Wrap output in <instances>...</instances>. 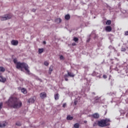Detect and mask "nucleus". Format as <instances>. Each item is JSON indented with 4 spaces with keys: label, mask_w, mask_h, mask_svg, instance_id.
I'll list each match as a JSON object with an SVG mask.
<instances>
[{
    "label": "nucleus",
    "mask_w": 128,
    "mask_h": 128,
    "mask_svg": "<svg viewBox=\"0 0 128 128\" xmlns=\"http://www.w3.org/2000/svg\"><path fill=\"white\" fill-rule=\"evenodd\" d=\"M72 46H76V44L74 42V43H72Z\"/></svg>",
    "instance_id": "obj_35"
},
{
    "label": "nucleus",
    "mask_w": 128,
    "mask_h": 128,
    "mask_svg": "<svg viewBox=\"0 0 128 128\" xmlns=\"http://www.w3.org/2000/svg\"><path fill=\"white\" fill-rule=\"evenodd\" d=\"M43 42H44V44H46V41H44Z\"/></svg>",
    "instance_id": "obj_40"
},
{
    "label": "nucleus",
    "mask_w": 128,
    "mask_h": 128,
    "mask_svg": "<svg viewBox=\"0 0 128 128\" xmlns=\"http://www.w3.org/2000/svg\"><path fill=\"white\" fill-rule=\"evenodd\" d=\"M2 102H0V110H2Z\"/></svg>",
    "instance_id": "obj_28"
},
{
    "label": "nucleus",
    "mask_w": 128,
    "mask_h": 128,
    "mask_svg": "<svg viewBox=\"0 0 128 128\" xmlns=\"http://www.w3.org/2000/svg\"><path fill=\"white\" fill-rule=\"evenodd\" d=\"M32 12H36V9H32Z\"/></svg>",
    "instance_id": "obj_39"
},
{
    "label": "nucleus",
    "mask_w": 128,
    "mask_h": 128,
    "mask_svg": "<svg viewBox=\"0 0 128 128\" xmlns=\"http://www.w3.org/2000/svg\"><path fill=\"white\" fill-rule=\"evenodd\" d=\"M34 102H36V97H32L30 98L28 101V104H32Z\"/></svg>",
    "instance_id": "obj_6"
},
{
    "label": "nucleus",
    "mask_w": 128,
    "mask_h": 128,
    "mask_svg": "<svg viewBox=\"0 0 128 128\" xmlns=\"http://www.w3.org/2000/svg\"><path fill=\"white\" fill-rule=\"evenodd\" d=\"M90 38H88L86 42H90Z\"/></svg>",
    "instance_id": "obj_34"
},
{
    "label": "nucleus",
    "mask_w": 128,
    "mask_h": 128,
    "mask_svg": "<svg viewBox=\"0 0 128 128\" xmlns=\"http://www.w3.org/2000/svg\"><path fill=\"white\" fill-rule=\"evenodd\" d=\"M68 74L70 78H74V76H76V74H74V73L69 72L68 71Z\"/></svg>",
    "instance_id": "obj_11"
},
{
    "label": "nucleus",
    "mask_w": 128,
    "mask_h": 128,
    "mask_svg": "<svg viewBox=\"0 0 128 128\" xmlns=\"http://www.w3.org/2000/svg\"><path fill=\"white\" fill-rule=\"evenodd\" d=\"M8 104L9 106L13 108H22V103L18 98L11 97L8 100Z\"/></svg>",
    "instance_id": "obj_1"
},
{
    "label": "nucleus",
    "mask_w": 128,
    "mask_h": 128,
    "mask_svg": "<svg viewBox=\"0 0 128 128\" xmlns=\"http://www.w3.org/2000/svg\"><path fill=\"white\" fill-rule=\"evenodd\" d=\"M92 116L94 118H100V114L98 113H95L92 115Z\"/></svg>",
    "instance_id": "obj_10"
},
{
    "label": "nucleus",
    "mask_w": 128,
    "mask_h": 128,
    "mask_svg": "<svg viewBox=\"0 0 128 128\" xmlns=\"http://www.w3.org/2000/svg\"><path fill=\"white\" fill-rule=\"evenodd\" d=\"M66 120H74V117L70 116V115H68L66 117Z\"/></svg>",
    "instance_id": "obj_14"
},
{
    "label": "nucleus",
    "mask_w": 128,
    "mask_h": 128,
    "mask_svg": "<svg viewBox=\"0 0 128 128\" xmlns=\"http://www.w3.org/2000/svg\"><path fill=\"white\" fill-rule=\"evenodd\" d=\"M126 48H122V52H126Z\"/></svg>",
    "instance_id": "obj_37"
},
{
    "label": "nucleus",
    "mask_w": 128,
    "mask_h": 128,
    "mask_svg": "<svg viewBox=\"0 0 128 128\" xmlns=\"http://www.w3.org/2000/svg\"><path fill=\"white\" fill-rule=\"evenodd\" d=\"M21 91H22V92L23 94H26V92H27V91H26V90L24 88H22V90H21Z\"/></svg>",
    "instance_id": "obj_18"
},
{
    "label": "nucleus",
    "mask_w": 128,
    "mask_h": 128,
    "mask_svg": "<svg viewBox=\"0 0 128 128\" xmlns=\"http://www.w3.org/2000/svg\"><path fill=\"white\" fill-rule=\"evenodd\" d=\"M16 68H18V69L24 68L28 74H30V70H28V65L25 62H22V63L20 62H17L16 65Z\"/></svg>",
    "instance_id": "obj_2"
},
{
    "label": "nucleus",
    "mask_w": 128,
    "mask_h": 128,
    "mask_svg": "<svg viewBox=\"0 0 128 128\" xmlns=\"http://www.w3.org/2000/svg\"><path fill=\"white\" fill-rule=\"evenodd\" d=\"M110 119H104L102 120H100L98 121V126H100V128H104L110 126Z\"/></svg>",
    "instance_id": "obj_3"
},
{
    "label": "nucleus",
    "mask_w": 128,
    "mask_h": 128,
    "mask_svg": "<svg viewBox=\"0 0 128 128\" xmlns=\"http://www.w3.org/2000/svg\"><path fill=\"white\" fill-rule=\"evenodd\" d=\"M103 78H108V76H106V75H104Z\"/></svg>",
    "instance_id": "obj_36"
},
{
    "label": "nucleus",
    "mask_w": 128,
    "mask_h": 128,
    "mask_svg": "<svg viewBox=\"0 0 128 128\" xmlns=\"http://www.w3.org/2000/svg\"><path fill=\"white\" fill-rule=\"evenodd\" d=\"M74 42H78V38L76 37H74Z\"/></svg>",
    "instance_id": "obj_24"
},
{
    "label": "nucleus",
    "mask_w": 128,
    "mask_h": 128,
    "mask_svg": "<svg viewBox=\"0 0 128 128\" xmlns=\"http://www.w3.org/2000/svg\"><path fill=\"white\" fill-rule=\"evenodd\" d=\"M106 32H112V27L110 26H107L106 28Z\"/></svg>",
    "instance_id": "obj_15"
},
{
    "label": "nucleus",
    "mask_w": 128,
    "mask_h": 128,
    "mask_svg": "<svg viewBox=\"0 0 128 128\" xmlns=\"http://www.w3.org/2000/svg\"><path fill=\"white\" fill-rule=\"evenodd\" d=\"M14 64H16H16H18V60H16V58H14Z\"/></svg>",
    "instance_id": "obj_25"
},
{
    "label": "nucleus",
    "mask_w": 128,
    "mask_h": 128,
    "mask_svg": "<svg viewBox=\"0 0 128 128\" xmlns=\"http://www.w3.org/2000/svg\"><path fill=\"white\" fill-rule=\"evenodd\" d=\"M64 108H66V103H64L62 105Z\"/></svg>",
    "instance_id": "obj_32"
},
{
    "label": "nucleus",
    "mask_w": 128,
    "mask_h": 128,
    "mask_svg": "<svg viewBox=\"0 0 128 128\" xmlns=\"http://www.w3.org/2000/svg\"><path fill=\"white\" fill-rule=\"evenodd\" d=\"M70 18V14H66L65 16V20H68Z\"/></svg>",
    "instance_id": "obj_19"
},
{
    "label": "nucleus",
    "mask_w": 128,
    "mask_h": 128,
    "mask_svg": "<svg viewBox=\"0 0 128 128\" xmlns=\"http://www.w3.org/2000/svg\"><path fill=\"white\" fill-rule=\"evenodd\" d=\"M84 122L85 124H86V122H88L84 121Z\"/></svg>",
    "instance_id": "obj_41"
},
{
    "label": "nucleus",
    "mask_w": 128,
    "mask_h": 128,
    "mask_svg": "<svg viewBox=\"0 0 128 128\" xmlns=\"http://www.w3.org/2000/svg\"><path fill=\"white\" fill-rule=\"evenodd\" d=\"M6 126V122H4L2 123L0 122V128H4Z\"/></svg>",
    "instance_id": "obj_13"
},
{
    "label": "nucleus",
    "mask_w": 128,
    "mask_h": 128,
    "mask_svg": "<svg viewBox=\"0 0 128 128\" xmlns=\"http://www.w3.org/2000/svg\"><path fill=\"white\" fill-rule=\"evenodd\" d=\"M68 76H70L68 75V74H65L64 75V78H68Z\"/></svg>",
    "instance_id": "obj_27"
},
{
    "label": "nucleus",
    "mask_w": 128,
    "mask_h": 128,
    "mask_svg": "<svg viewBox=\"0 0 128 128\" xmlns=\"http://www.w3.org/2000/svg\"><path fill=\"white\" fill-rule=\"evenodd\" d=\"M16 126H22V124L20 122H17L16 124Z\"/></svg>",
    "instance_id": "obj_23"
},
{
    "label": "nucleus",
    "mask_w": 128,
    "mask_h": 128,
    "mask_svg": "<svg viewBox=\"0 0 128 128\" xmlns=\"http://www.w3.org/2000/svg\"><path fill=\"white\" fill-rule=\"evenodd\" d=\"M74 104H76V102H74Z\"/></svg>",
    "instance_id": "obj_43"
},
{
    "label": "nucleus",
    "mask_w": 128,
    "mask_h": 128,
    "mask_svg": "<svg viewBox=\"0 0 128 128\" xmlns=\"http://www.w3.org/2000/svg\"><path fill=\"white\" fill-rule=\"evenodd\" d=\"M11 44L12 46H18V41L16 40H12Z\"/></svg>",
    "instance_id": "obj_7"
},
{
    "label": "nucleus",
    "mask_w": 128,
    "mask_h": 128,
    "mask_svg": "<svg viewBox=\"0 0 128 128\" xmlns=\"http://www.w3.org/2000/svg\"><path fill=\"white\" fill-rule=\"evenodd\" d=\"M109 48L110 50H114L116 51V49L112 47V46H109Z\"/></svg>",
    "instance_id": "obj_26"
},
{
    "label": "nucleus",
    "mask_w": 128,
    "mask_h": 128,
    "mask_svg": "<svg viewBox=\"0 0 128 128\" xmlns=\"http://www.w3.org/2000/svg\"><path fill=\"white\" fill-rule=\"evenodd\" d=\"M40 98H46V93L43 92L40 94Z\"/></svg>",
    "instance_id": "obj_8"
},
{
    "label": "nucleus",
    "mask_w": 128,
    "mask_h": 128,
    "mask_svg": "<svg viewBox=\"0 0 128 128\" xmlns=\"http://www.w3.org/2000/svg\"><path fill=\"white\" fill-rule=\"evenodd\" d=\"M127 128H128V126H127Z\"/></svg>",
    "instance_id": "obj_44"
},
{
    "label": "nucleus",
    "mask_w": 128,
    "mask_h": 128,
    "mask_svg": "<svg viewBox=\"0 0 128 128\" xmlns=\"http://www.w3.org/2000/svg\"><path fill=\"white\" fill-rule=\"evenodd\" d=\"M98 126V122H94L93 124V126Z\"/></svg>",
    "instance_id": "obj_31"
},
{
    "label": "nucleus",
    "mask_w": 128,
    "mask_h": 128,
    "mask_svg": "<svg viewBox=\"0 0 128 128\" xmlns=\"http://www.w3.org/2000/svg\"><path fill=\"white\" fill-rule=\"evenodd\" d=\"M54 70V66H50V68H49V70H48V74H51L52 72Z\"/></svg>",
    "instance_id": "obj_12"
},
{
    "label": "nucleus",
    "mask_w": 128,
    "mask_h": 128,
    "mask_svg": "<svg viewBox=\"0 0 128 128\" xmlns=\"http://www.w3.org/2000/svg\"><path fill=\"white\" fill-rule=\"evenodd\" d=\"M44 64L45 66H48V63L46 61L44 62Z\"/></svg>",
    "instance_id": "obj_29"
},
{
    "label": "nucleus",
    "mask_w": 128,
    "mask_h": 128,
    "mask_svg": "<svg viewBox=\"0 0 128 128\" xmlns=\"http://www.w3.org/2000/svg\"><path fill=\"white\" fill-rule=\"evenodd\" d=\"M111 24H112V21L110 20H108L106 22V24H108V26L110 25Z\"/></svg>",
    "instance_id": "obj_21"
},
{
    "label": "nucleus",
    "mask_w": 128,
    "mask_h": 128,
    "mask_svg": "<svg viewBox=\"0 0 128 128\" xmlns=\"http://www.w3.org/2000/svg\"><path fill=\"white\" fill-rule=\"evenodd\" d=\"M58 98H60V94H56L54 95V100H58Z\"/></svg>",
    "instance_id": "obj_17"
},
{
    "label": "nucleus",
    "mask_w": 128,
    "mask_h": 128,
    "mask_svg": "<svg viewBox=\"0 0 128 128\" xmlns=\"http://www.w3.org/2000/svg\"><path fill=\"white\" fill-rule=\"evenodd\" d=\"M92 76H97V78H100V74L96 72H93V73L92 74Z\"/></svg>",
    "instance_id": "obj_9"
},
{
    "label": "nucleus",
    "mask_w": 128,
    "mask_h": 128,
    "mask_svg": "<svg viewBox=\"0 0 128 128\" xmlns=\"http://www.w3.org/2000/svg\"><path fill=\"white\" fill-rule=\"evenodd\" d=\"M74 128H80V124L78 123H76L74 126Z\"/></svg>",
    "instance_id": "obj_20"
},
{
    "label": "nucleus",
    "mask_w": 128,
    "mask_h": 128,
    "mask_svg": "<svg viewBox=\"0 0 128 128\" xmlns=\"http://www.w3.org/2000/svg\"><path fill=\"white\" fill-rule=\"evenodd\" d=\"M98 102H100V98L96 97L94 98L93 104H98Z\"/></svg>",
    "instance_id": "obj_5"
},
{
    "label": "nucleus",
    "mask_w": 128,
    "mask_h": 128,
    "mask_svg": "<svg viewBox=\"0 0 128 128\" xmlns=\"http://www.w3.org/2000/svg\"><path fill=\"white\" fill-rule=\"evenodd\" d=\"M12 16V14H6L0 18V20H10Z\"/></svg>",
    "instance_id": "obj_4"
},
{
    "label": "nucleus",
    "mask_w": 128,
    "mask_h": 128,
    "mask_svg": "<svg viewBox=\"0 0 128 128\" xmlns=\"http://www.w3.org/2000/svg\"><path fill=\"white\" fill-rule=\"evenodd\" d=\"M64 78V80H66V82L68 81V78Z\"/></svg>",
    "instance_id": "obj_38"
},
{
    "label": "nucleus",
    "mask_w": 128,
    "mask_h": 128,
    "mask_svg": "<svg viewBox=\"0 0 128 128\" xmlns=\"http://www.w3.org/2000/svg\"><path fill=\"white\" fill-rule=\"evenodd\" d=\"M64 56L62 55H61L60 56V60H64Z\"/></svg>",
    "instance_id": "obj_30"
},
{
    "label": "nucleus",
    "mask_w": 128,
    "mask_h": 128,
    "mask_svg": "<svg viewBox=\"0 0 128 128\" xmlns=\"http://www.w3.org/2000/svg\"><path fill=\"white\" fill-rule=\"evenodd\" d=\"M55 22L57 24H60L62 22V19L60 18H57L55 20Z\"/></svg>",
    "instance_id": "obj_16"
},
{
    "label": "nucleus",
    "mask_w": 128,
    "mask_h": 128,
    "mask_svg": "<svg viewBox=\"0 0 128 128\" xmlns=\"http://www.w3.org/2000/svg\"><path fill=\"white\" fill-rule=\"evenodd\" d=\"M38 52H39V54H42V53L44 52V48H39Z\"/></svg>",
    "instance_id": "obj_22"
},
{
    "label": "nucleus",
    "mask_w": 128,
    "mask_h": 128,
    "mask_svg": "<svg viewBox=\"0 0 128 128\" xmlns=\"http://www.w3.org/2000/svg\"><path fill=\"white\" fill-rule=\"evenodd\" d=\"M93 94H95L94 92H93Z\"/></svg>",
    "instance_id": "obj_42"
},
{
    "label": "nucleus",
    "mask_w": 128,
    "mask_h": 128,
    "mask_svg": "<svg viewBox=\"0 0 128 128\" xmlns=\"http://www.w3.org/2000/svg\"><path fill=\"white\" fill-rule=\"evenodd\" d=\"M124 36H128V31L125 32Z\"/></svg>",
    "instance_id": "obj_33"
}]
</instances>
